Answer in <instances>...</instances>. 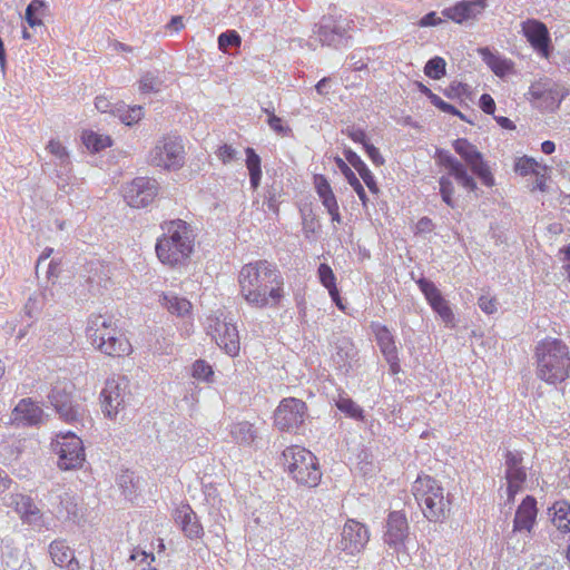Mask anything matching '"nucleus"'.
Wrapping results in <instances>:
<instances>
[{"label":"nucleus","mask_w":570,"mask_h":570,"mask_svg":"<svg viewBox=\"0 0 570 570\" xmlns=\"http://www.w3.org/2000/svg\"><path fill=\"white\" fill-rule=\"evenodd\" d=\"M238 282L244 299L257 308L277 306L284 296L281 272L265 259L244 265Z\"/></svg>","instance_id":"obj_1"},{"label":"nucleus","mask_w":570,"mask_h":570,"mask_svg":"<svg viewBox=\"0 0 570 570\" xmlns=\"http://www.w3.org/2000/svg\"><path fill=\"white\" fill-rule=\"evenodd\" d=\"M535 374L548 384L556 385L570 376V348L560 338L546 337L534 348Z\"/></svg>","instance_id":"obj_2"},{"label":"nucleus","mask_w":570,"mask_h":570,"mask_svg":"<svg viewBox=\"0 0 570 570\" xmlns=\"http://www.w3.org/2000/svg\"><path fill=\"white\" fill-rule=\"evenodd\" d=\"M160 227L163 235L155 247L158 259L170 267L185 264L194 249L191 227L181 219L164 222Z\"/></svg>","instance_id":"obj_3"},{"label":"nucleus","mask_w":570,"mask_h":570,"mask_svg":"<svg viewBox=\"0 0 570 570\" xmlns=\"http://www.w3.org/2000/svg\"><path fill=\"white\" fill-rule=\"evenodd\" d=\"M87 337L99 351L109 356H121L131 350L111 316L91 315L86 328Z\"/></svg>","instance_id":"obj_4"},{"label":"nucleus","mask_w":570,"mask_h":570,"mask_svg":"<svg viewBox=\"0 0 570 570\" xmlns=\"http://www.w3.org/2000/svg\"><path fill=\"white\" fill-rule=\"evenodd\" d=\"M412 493L430 522H442L446 518L450 500L438 480L426 474L419 475L412 484Z\"/></svg>","instance_id":"obj_5"},{"label":"nucleus","mask_w":570,"mask_h":570,"mask_svg":"<svg viewBox=\"0 0 570 570\" xmlns=\"http://www.w3.org/2000/svg\"><path fill=\"white\" fill-rule=\"evenodd\" d=\"M439 163L446 170V175L439 178V190L442 200L451 208L456 207L454 199L455 188L452 179H454L462 188L469 193H478L479 187L472 175L469 174L462 161L456 159L448 151H439Z\"/></svg>","instance_id":"obj_6"},{"label":"nucleus","mask_w":570,"mask_h":570,"mask_svg":"<svg viewBox=\"0 0 570 570\" xmlns=\"http://www.w3.org/2000/svg\"><path fill=\"white\" fill-rule=\"evenodd\" d=\"M283 465L287 473L301 485L316 487L322 472L316 456L305 448L293 445L283 451Z\"/></svg>","instance_id":"obj_7"},{"label":"nucleus","mask_w":570,"mask_h":570,"mask_svg":"<svg viewBox=\"0 0 570 570\" xmlns=\"http://www.w3.org/2000/svg\"><path fill=\"white\" fill-rule=\"evenodd\" d=\"M183 138L168 134L158 138L148 154V163L166 170H178L185 164Z\"/></svg>","instance_id":"obj_8"},{"label":"nucleus","mask_w":570,"mask_h":570,"mask_svg":"<svg viewBox=\"0 0 570 570\" xmlns=\"http://www.w3.org/2000/svg\"><path fill=\"white\" fill-rule=\"evenodd\" d=\"M52 450L58 455V466L61 470L80 469L85 462V448L80 438L75 433H61L52 442Z\"/></svg>","instance_id":"obj_9"},{"label":"nucleus","mask_w":570,"mask_h":570,"mask_svg":"<svg viewBox=\"0 0 570 570\" xmlns=\"http://www.w3.org/2000/svg\"><path fill=\"white\" fill-rule=\"evenodd\" d=\"M71 390V383L59 382L51 389L48 400L62 421L66 423H78L83 420L86 410L82 404L73 402Z\"/></svg>","instance_id":"obj_10"},{"label":"nucleus","mask_w":570,"mask_h":570,"mask_svg":"<svg viewBox=\"0 0 570 570\" xmlns=\"http://www.w3.org/2000/svg\"><path fill=\"white\" fill-rule=\"evenodd\" d=\"M129 381L125 376L107 379L100 393L101 406L106 416L115 419L129 400Z\"/></svg>","instance_id":"obj_11"},{"label":"nucleus","mask_w":570,"mask_h":570,"mask_svg":"<svg viewBox=\"0 0 570 570\" xmlns=\"http://www.w3.org/2000/svg\"><path fill=\"white\" fill-rule=\"evenodd\" d=\"M453 149L464 160V166L475 175L487 187L494 186V177L482 154L465 138L453 141Z\"/></svg>","instance_id":"obj_12"},{"label":"nucleus","mask_w":570,"mask_h":570,"mask_svg":"<svg viewBox=\"0 0 570 570\" xmlns=\"http://www.w3.org/2000/svg\"><path fill=\"white\" fill-rule=\"evenodd\" d=\"M207 332L229 356H236L239 352V336L234 323L226 317L209 316L207 318Z\"/></svg>","instance_id":"obj_13"},{"label":"nucleus","mask_w":570,"mask_h":570,"mask_svg":"<svg viewBox=\"0 0 570 570\" xmlns=\"http://www.w3.org/2000/svg\"><path fill=\"white\" fill-rule=\"evenodd\" d=\"M306 404L295 397L284 399L274 413L275 425L286 432H296L305 421Z\"/></svg>","instance_id":"obj_14"},{"label":"nucleus","mask_w":570,"mask_h":570,"mask_svg":"<svg viewBox=\"0 0 570 570\" xmlns=\"http://www.w3.org/2000/svg\"><path fill=\"white\" fill-rule=\"evenodd\" d=\"M158 183L148 177H137L124 188V198L130 207L144 208L158 195Z\"/></svg>","instance_id":"obj_15"},{"label":"nucleus","mask_w":570,"mask_h":570,"mask_svg":"<svg viewBox=\"0 0 570 570\" xmlns=\"http://www.w3.org/2000/svg\"><path fill=\"white\" fill-rule=\"evenodd\" d=\"M530 96L541 102L546 109H557L568 96L569 90L551 78H541L529 88Z\"/></svg>","instance_id":"obj_16"},{"label":"nucleus","mask_w":570,"mask_h":570,"mask_svg":"<svg viewBox=\"0 0 570 570\" xmlns=\"http://www.w3.org/2000/svg\"><path fill=\"white\" fill-rule=\"evenodd\" d=\"M350 22L341 17L324 16L314 27V35L323 46L340 45L347 37Z\"/></svg>","instance_id":"obj_17"},{"label":"nucleus","mask_w":570,"mask_h":570,"mask_svg":"<svg viewBox=\"0 0 570 570\" xmlns=\"http://www.w3.org/2000/svg\"><path fill=\"white\" fill-rule=\"evenodd\" d=\"M3 504L12 508L19 514L23 523L36 529H41L45 525L41 510L29 495L10 493L3 498Z\"/></svg>","instance_id":"obj_18"},{"label":"nucleus","mask_w":570,"mask_h":570,"mask_svg":"<svg viewBox=\"0 0 570 570\" xmlns=\"http://www.w3.org/2000/svg\"><path fill=\"white\" fill-rule=\"evenodd\" d=\"M504 466L508 500L513 501L515 494L521 491L527 481V469L523 465L522 453L508 450L504 454Z\"/></svg>","instance_id":"obj_19"},{"label":"nucleus","mask_w":570,"mask_h":570,"mask_svg":"<svg viewBox=\"0 0 570 570\" xmlns=\"http://www.w3.org/2000/svg\"><path fill=\"white\" fill-rule=\"evenodd\" d=\"M488 0H461L452 7L442 10V16L458 24H473L481 19Z\"/></svg>","instance_id":"obj_20"},{"label":"nucleus","mask_w":570,"mask_h":570,"mask_svg":"<svg viewBox=\"0 0 570 570\" xmlns=\"http://www.w3.org/2000/svg\"><path fill=\"white\" fill-rule=\"evenodd\" d=\"M416 284L424 294V297L429 302L431 308L441 317L446 326L453 327L455 317L452 308L435 284L425 277L417 279Z\"/></svg>","instance_id":"obj_21"},{"label":"nucleus","mask_w":570,"mask_h":570,"mask_svg":"<svg viewBox=\"0 0 570 570\" xmlns=\"http://www.w3.org/2000/svg\"><path fill=\"white\" fill-rule=\"evenodd\" d=\"M409 522L405 513L392 511L389 513L383 535L384 542L394 551L399 552L405 547L409 538Z\"/></svg>","instance_id":"obj_22"},{"label":"nucleus","mask_w":570,"mask_h":570,"mask_svg":"<svg viewBox=\"0 0 570 570\" xmlns=\"http://www.w3.org/2000/svg\"><path fill=\"white\" fill-rule=\"evenodd\" d=\"M46 150L51 155V159L45 164V170H52V174L61 181H67L72 171V163L67 148L59 141L51 139Z\"/></svg>","instance_id":"obj_23"},{"label":"nucleus","mask_w":570,"mask_h":570,"mask_svg":"<svg viewBox=\"0 0 570 570\" xmlns=\"http://www.w3.org/2000/svg\"><path fill=\"white\" fill-rule=\"evenodd\" d=\"M332 362L336 370L347 374L357 363V350L347 336H335L332 342Z\"/></svg>","instance_id":"obj_24"},{"label":"nucleus","mask_w":570,"mask_h":570,"mask_svg":"<svg viewBox=\"0 0 570 570\" xmlns=\"http://www.w3.org/2000/svg\"><path fill=\"white\" fill-rule=\"evenodd\" d=\"M370 533L367 528L354 520H348L342 531L340 548L347 554H356L361 552L367 544Z\"/></svg>","instance_id":"obj_25"},{"label":"nucleus","mask_w":570,"mask_h":570,"mask_svg":"<svg viewBox=\"0 0 570 570\" xmlns=\"http://www.w3.org/2000/svg\"><path fill=\"white\" fill-rule=\"evenodd\" d=\"M522 33L532 48L543 58L548 59L551 53V39L547 26L537 20L528 19L522 22Z\"/></svg>","instance_id":"obj_26"},{"label":"nucleus","mask_w":570,"mask_h":570,"mask_svg":"<svg viewBox=\"0 0 570 570\" xmlns=\"http://www.w3.org/2000/svg\"><path fill=\"white\" fill-rule=\"evenodd\" d=\"M314 184H315L316 193H317L323 206L326 208L327 213L330 214L332 222L341 224L342 216L340 214V207L337 204V199H336L326 177L323 175H316L314 178Z\"/></svg>","instance_id":"obj_27"},{"label":"nucleus","mask_w":570,"mask_h":570,"mask_svg":"<svg viewBox=\"0 0 570 570\" xmlns=\"http://www.w3.org/2000/svg\"><path fill=\"white\" fill-rule=\"evenodd\" d=\"M538 509L535 499L531 495H527L517 509L513 520V531L530 532L534 525Z\"/></svg>","instance_id":"obj_28"},{"label":"nucleus","mask_w":570,"mask_h":570,"mask_svg":"<svg viewBox=\"0 0 570 570\" xmlns=\"http://www.w3.org/2000/svg\"><path fill=\"white\" fill-rule=\"evenodd\" d=\"M43 411L30 399H22L12 412V421L18 425H37Z\"/></svg>","instance_id":"obj_29"},{"label":"nucleus","mask_w":570,"mask_h":570,"mask_svg":"<svg viewBox=\"0 0 570 570\" xmlns=\"http://www.w3.org/2000/svg\"><path fill=\"white\" fill-rule=\"evenodd\" d=\"M49 553L56 566L67 570H79L80 566L75 552L65 540L52 541L49 546Z\"/></svg>","instance_id":"obj_30"},{"label":"nucleus","mask_w":570,"mask_h":570,"mask_svg":"<svg viewBox=\"0 0 570 570\" xmlns=\"http://www.w3.org/2000/svg\"><path fill=\"white\" fill-rule=\"evenodd\" d=\"M230 441L239 446L250 448L258 439V431L248 421L234 422L228 426Z\"/></svg>","instance_id":"obj_31"},{"label":"nucleus","mask_w":570,"mask_h":570,"mask_svg":"<svg viewBox=\"0 0 570 570\" xmlns=\"http://www.w3.org/2000/svg\"><path fill=\"white\" fill-rule=\"evenodd\" d=\"M176 520L179 522L181 530L187 538L198 539L203 537V525L189 505H184L177 510Z\"/></svg>","instance_id":"obj_32"},{"label":"nucleus","mask_w":570,"mask_h":570,"mask_svg":"<svg viewBox=\"0 0 570 570\" xmlns=\"http://www.w3.org/2000/svg\"><path fill=\"white\" fill-rule=\"evenodd\" d=\"M159 303L171 315H176L178 317L188 316L193 308L191 303L187 298L180 297L175 293H163Z\"/></svg>","instance_id":"obj_33"},{"label":"nucleus","mask_w":570,"mask_h":570,"mask_svg":"<svg viewBox=\"0 0 570 570\" xmlns=\"http://www.w3.org/2000/svg\"><path fill=\"white\" fill-rule=\"evenodd\" d=\"M345 159L355 168V170L358 173L367 188L374 193H379V187L375 181V177L372 174V171L368 169L366 164L361 159V157L353 151L352 149H345L344 150Z\"/></svg>","instance_id":"obj_34"},{"label":"nucleus","mask_w":570,"mask_h":570,"mask_svg":"<svg viewBox=\"0 0 570 570\" xmlns=\"http://www.w3.org/2000/svg\"><path fill=\"white\" fill-rule=\"evenodd\" d=\"M333 401L336 407L346 416L356 421H364V410L357 405L344 391H340Z\"/></svg>","instance_id":"obj_35"},{"label":"nucleus","mask_w":570,"mask_h":570,"mask_svg":"<svg viewBox=\"0 0 570 570\" xmlns=\"http://www.w3.org/2000/svg\"><path fill=\"white\" fill-rule=\"evenodd\" d=\"M372 330L375 334L377 345L384 356L397 352L394 336L385 325L373 323Z\"/></svg>","instance_id":"obj_36"},{"label":"nucleus","mask_w":570,"mask_h":570,"mask_svg":"<svg viewBox=\"0 0 570 570\" xmlns=\"http://www.w3.org/2000/svg\"><path fill=\"white\" fill-rule=\"evenodd\" d=\"M335 163H336L337 167L340 168V170L342 171V174L345 176L347 183L351 185V187L357 194L363 206H366L368 198L366 196V193H365L362 184L360 183L358 178L354 174V171L347 166V164L343 159H341L338 157L335 158Z\"/></svg>","instance_id":"obj_37"},{"label":"nucleus","mask_w":570,"mask_h":570,"mask_svg":"<svg viewBox=\"0 0 570 570\" xmlns=\"http://www.w3.org/2000/svg\"><path fill=\"white\" fill-rule=\"evenodd\" d=\"M245 153H246V167L249 173L250 186L253 189H256L259 186L261 178H262L261 157L250 147L246 148Z\"/></svg>","instance_id":"obj_38"},{"label":"nucleus","mask_w":570,"mask_h":570,"mask_svg":"<svg viewBox=\"0 0 570 570\" xmlns=\"http://www.w3.org/2000/svg\"><path fill=\"white\" fill-rule=\"evenodd\" d=\"M552 523L562 532H570V505L557 502L553 507Z\"/></svg>","instance_id":"obj_39"},{"label":"nucleus","mask_w":570,"mask_h":570,"mask_svg":"<svg viewBox=\"0 0 570 570\" xmlns=\"http://www.w3.org/2000/svg\"><path fill=\"white\" fill-rule=\"evenodd\" d=\"M485 63L499 77H503L510 69V65L505 59L493 55L488 48L480 49Z\"/></svg>","instance_id":"obj_40"},{"label":"nucleus","mask_w":570,"mask_h":570,"mask_svg":"<svg viewBox=\"0 0 570 570\" xmlns=\"http://www.w3.org/2000/svg\"><path fill=\"white\" fill-rule=\"evenodd\" d=\"M81 138L83 145L92 153H98L111 145L109 136L99 135L94 131H85Z\"/></svg>","instance_id":"obj_41"},{"label":"nucleus","mask_w":570,"mask_h":570,"mask_svg":"<svg viewBox=\"0 0 570 570\" xmlns=\"http://www.w3.org/2000/svg\"><path fill=\"white\" fill-rule=\"evenodd\" d=\"M46 10V3L42 0H32L26 9V20L30 27L41 26L40 16Z\"/></svg>","instance_id":"obj_42"},{"label":"nucleus","mask_w":570,"mask_h":570,"mask_svg":"<svg viewBox=\"0 0 570 570\" xmlns=\"http://www.w3.org/2000/svg\"><path fill=\"white\" fill-rule=\"evenodd\" d=\"M541 166L535 161L534 158L523 156L517 159L514 169L521 176H527L529 174L538 175V170ZM542 169L546 170L547 166H542Z\"/></svg>","instance_id":"obj_43"},{"label":"nucleus","mask_w":570,"mask_h":570,"mask_svg":"<svg viewBox=\"0 0 570 570\" xmlns=\"http://www.w3.org/2000/svg\"><path fill=\"white\" fill-rule=\"evenodd\" d=\"M446 62L441 57L430 59L424 67V73L431 79H441L445 76Z\"/></svg>","instance_id":"obj_44"},{"label":"nucleus","mask_w":570,"mask_h":570,"mask_svg":"<svg viewBox=\"0 0 570 570\" xmlns=\"http://www.w3.org/2000/svg\"><path fill=\"white\" fill-rule=\"evenodd\" d=\"M117 111L121 122H124L127 126H131L138 122L144 116L141 106H134L127 109L118 108Z\"/></svg>","instance_id":"obj_45"},{"label":"nucleus","mask_w":570,"mask_h":570,"mask_svg":"<svg viewBox=\"0 0 570 570\" xmlns=\"http://www.w3.org/2000/svg\"><path fill=\"white\" fill-rule=\"evenodd\" d=\"M318 278H320V282L322 283V285L327 288L328 292L333 291L334 289V293L336 292V277L332 271V268L325 264V263H322L320 266H318Z\"/></svg>","instance_id":"obj_46"},{"label":"nucleus","mask_w":570,"mask_h":570,"mask_svg":"<svg viewBox=\"0 0 570 570\" xmlns=\"http://www.w3.org/2000/svg\"><path fill=\"white\" fill-rule=\"evenodd\" d=\"M240 42V36L235 30H228L218 36V48L224 52L232 47H239Z\"/></svg>","instance_id":"obj_47"},{"label":"nucleus","mask_w":570,"mask_h":570,"mask_svg":"<svg viewBox=\"0 0 570 570\" xmlns=\"http://www.w3.org/2000/svg\"><path fill=\"white\" fill-rule=\"evenodd\" d=\"M191 374L195 379L202 380L205 382H210L214 376L212 366L204 360H197L193 364V373Z\"/></svg>","instance_id":"obj_48"},{"label":"nucleus","mask_w":570,"mask_h":570,"mask_svg":"<svg viewBox=\"0 0 570 570\" xmlns=\"http://www.w3.org/2000/svg\"><path fill=\"white\" fill-rule=\"evenodd\" d=\"M161 81L151 72H146L139 81V90L144 94L157 92L160 90Z\"/></svg>","instance_id":"obj_49"},{"label":"nucleus","mask_w":570,"mask_h":570,"mask_svg":"<svg viewBox=\"0 0 570 570\" xmlns=\"http://www.w3.org/2000/svg\"><path fill=\"white\" fill-rule=\"evenodd\" d=\"M88 266L90 267L89 272L95 271L94 275L88 276V282L91 284H97L99 286L102 284L106 285V282L109 279V277L107 275L105 267L98 262H90Z\"/></svg>","instance_id":"obj_50"},{"label":"nucleus","mask_w":570,"mask_h":570,"mask_svg":"<svg viewBox=\"0 0 570 570\" xmlns=\"http://www.w3.org/2000/svg\"><path fill=\"white\" fill-rule=\"evenodd\" d=\"M267 124L277 135L288 136L292 132V129L287 125H284L282 118L275 114H271V117L267 118Z\"/></svg>","instance_id":"obj_51"},{"label":"nucleus","mask_w":570,"mask_h":570,"mask_svg":"<svg viewBox=\"0 0 570 570\" xmlns=\"http://www.w3.org/2000/svg\"><path fill=\"white\" fill-rule=\"evenodd\" d=\"M348 138H351L354 142L362 144L363 147L368 142L366 132L362 128H357L355 126H348L346 129L342 131Z\"/></svg>","instance_id":"obj_52"},{"label":"nucleus","mask_w":570,"mask_h":570,"mask_svg":"<svg viewBox=\"0 0 570 570\" xmlns=\"http://www.w3.org/2000/svg\"><path fill=\"white\" fill-rule=\"evenodd\" d=\"M478 305L482 312H484L485 314H489V315L495 313L498 309L497 299L494 297H490L488 295L480 296V298L478 301Z\"/></svg>","instance_id":"obj_53"},{"label":"nucleus","mask_w":570,"mask_h":570,"mask_svg":"<svg viewBox=\"0 0 570 570\" xmlns=\"http://www.w3.org/2000/svg\"><path fill=\"white\" fill-rule=\"evenodd\" d=\"M441 23H443V19L441 17H439L436 14V12L431 11V12L426 13L425 16H423L419 20L417 26L422 27V28H426V27H436V26H440Z\"/></svg>","instance_id":"obj_54"},{"label":"nucleus","mask_w":570,"mask_h":570,"mask_svg":"<svg viewBox=\"0 0 570 570\" xmlns=\"http://www.w3.org/2000/svg\"><path fill=\"white\" fill-rule=\"evenodd\" d=\"M466 92V85L462 82H452L445 90L444 95L450 98H460L462 95Z\"/></svg>","instance_id":"obj_55"},{"label":"nucleus","mask_w":570,"mask_h":570,"mask_svg":"<svg viewBox=\"0 0 570 570\" xmlns=\"http://www.w3.org/2000/svg\"><path fill=\"white\" fill-rule=\"evenodd\" d=\"M368 158L375 166H382L384 164V158L381 155L380 150L372 144L367 142L363 147Z\"/></svg>","instance_id":"obj_56"},{"label":"nucleus","mask_w":570,"mask_h":570,"mask_svg":"<svg viewBox=\"0 0 570 570\" xmlns=\"http://www.w3.org/2000/svg\"><path fill=\"white\" fill-rule=\"evenodd\" d=\"M216 155L218 159H220L224 164H227L235 158L236 150L230 145L225 144L217 149Z\"/></svg>","instance_id":"obj_57"},{"label":"nucleus","mask_w":570,"mask_h":570,"mask_svg":"<svg viewBox=\"0 0 570 570\" xmlns=\"http://www.w3.org/2000/svg\"><path fill=\"white\" fill-rule=\"evenodd\" d=\"M480 108L488 115L494 114L495 102L489 94H483L480 97Z\"/></svg>","instance_id":"obj_58"},{"label":"nucleus","mask_w":570,"mask_h":570,"mask_svg":"<svg viewBox=\"0 0 570 570\" xmlns=\"http://www.w3.org/2000/svg\"><path fill=\"white\" fill-rule=\"evenodd\" d=\"M138 558H140L141 563H146V567H142L138 570H156L155 568H153L150 566V561H154L153 554H147L145 551H141V552H137V553H134L130 556L131 560H136Z\"/></svg>","instance_id":"obj_59"},{"label":"nucleus","mask_w":570,"mask_h":570,"mask_svg":"<svg viewBox=\"0 0 570 570\" xmlns=\"http://www.w3.org/2000/svg\"><path fill=\"white\" fill-rule=\"evenodd\" d=\"M384 358L389 363L390 371L392 374H397L401 371L397 352L389 354V355L384 356Z\"/></svg>","instance_id":"obj_60"},{"label":"nucleus","mask_w":570,"mask_h":570,"mask_svg":"<svg viewBox=\"0 0 570 570\" xmlns=\"http://www.w3.org/2000/svg\"><path fill=\"white\" fill-rule=\"evenodd\" d=\"M95 107L101 112H115L111 108L110 101L102 96H99L95 99Z\"/></svg>","instance_id":"obj_61"},{"label":"nucleus","mask_w":570,"mask_h":570,"mask_svg":"<svg viewBox=\"0 0 570 570\" xmlns=\"http://www.w3.org/2000/svg\"><path fill=\"white\" fill-rule=\"evenodd\" d=\"M350 60H351L352 68L356 71H361L367 67L368 58L366 60H364L362 57L357 58V53L353 52L350 56Z\"/></svg>","instance_id":"obj_62"},{"label":"nucleus","mask_w":570,"mask_h":570,"mask_svg":"<svg viewBox=\"0 0 570 570\" xmlns=\"http://www.w3.org/2000/svg\"><path fill=\"white\" fill-rule=\"evenodd\" d=\"M433 223L429 217H422L416 224L417 233H430L433 229Z\"/></svg>","instance_id":"obj_63"},{"label":"nucleus","mask_w":570,"mask_h":570,"mask_svg":"<svg viewBox=\"0 0 570 570\" xmlns=\"http://www.w3.org/2000/svg\"><path fill=\"white\" fill-rule=\"evenodd\" d=\"M12 479L8 475L6 471L0 469V493L4 492L6 490L10 489L12 484Z\"/></svg>","instance_id":"obj_64"}]
</instances>
